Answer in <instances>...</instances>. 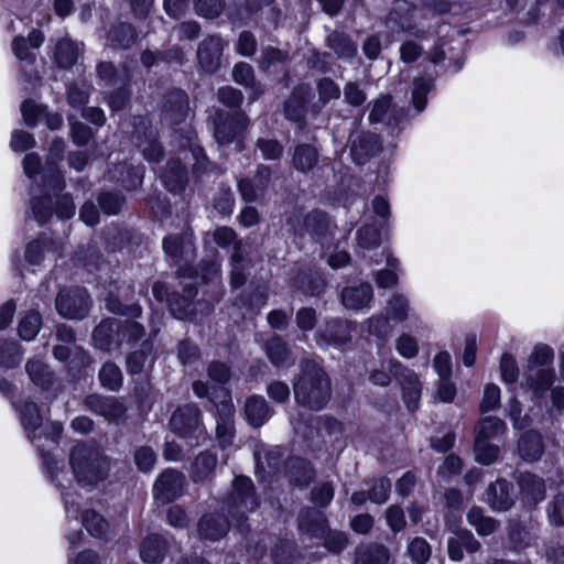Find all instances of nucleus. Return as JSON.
<instances>
[{
	"instance_id": "f257e3e1",
	"label": "nucleus",
	"mask_w": 564,
	"mask_h": 564,
	"mask_svg": "<svg viewBox=\"0 0 564 564\" xmlns=\"http://www.w3.org/2000/svg\"><path fill=\"white\" fill-rule=\"evenodd\" d=\"M21 423L28 434V437L34 443L42 453L43 464L46 468L47 474L53 481L61 488L62 499L65 506L66 518L68 524L72 525L75 522V529L79 524V503L77 501V495L64 490L63 479L66 473L59 468V463L48 453H44L43 444L41 441L42 433H45V437L48 442L55 444L59 437L63 426L58 422H53L48 425L43 426L42 417L39 413L37 405L33 402H25L20 409ZM72 529V527H69Z\"/></svg>"
},
{
	"instance_id": "f03ea898",
	"label": "nucleus",
	"mask_w": 564,
	"mask_h": 564,
	"mask_svg": "<svg viewBox=\"0 0 564 564\" xmlns=\"http://www.w3.org/2000/svg\"><path fill=\"white\" fill-rule=\"evenodd\" d=\"M451 3L433 0L414 6L406 0H395L387 17L386 25L392 32H404L417 39H427L434 24L448 13Z\"/></svg>"
},
{
	"instance_id": "7ed1b4c3",
	"label": "nucleus",
	"mask_w": 564,
	"mask_h": 564,
	"mask_svg": "<svg viewBox=\"0 0 564 564\" xmlns=\"http://www.w3.org/2000/svg\"><path fill=\"white\" fill-rule=\"evenodd\" d=\"M294 397L299 404L312 410H319L328 402L329 379L316 360L301 364V375L294 383Z\"/></svg>"
},
{
	"instance_id": "20e7f679",
	"label": "nucleus",
	"mask_w": 564,
	"mask_h": 564,
	"mask_svg": "<svg viewBox=\"0 0 564 564\" xmlns=\"http://www.w3.org/2000/svg\"><path fill=\"white\" fill-rule=\"evenodd\" d=\"M554 354L546 345L534 347L528 359L522 386L532 393L533 401L539 405H547V391L554 381V370L550 367Z\"/></svg>"
},
{
	"instance_id": "39448f33",
	"label": "nucleus",
	"mask_w": 564,
	"mask_h": 564,
	"mask_svg": "<svg viewBox=\"0 0 564 564\" xmlns=\"http://www.w3.org/2000/svg\"><path fill=\"white\" fill-rule=\"evenodd\" d=\"M69 465L74 478L82 487L104 481L110 470L109 459L98 448L85 443L77 444L72 448Z\"/></svg>"
},
{
	"instance_id": "423d86ee",
	"label": "nucleus",
	"mask_w": 564,
	"mask_h": 564,
	"mask_svg": "<svg viewBox=\"0 0 564 564\" xmlns=\"http://www.w3.org/2000/svg\"><path fill=\"white\" fill-rule=\"evenodd\" d=\"M193 390L194 393L199 398L209 395L210 401L215 403L217 409L216 434L218 443L221 447L231 445L234 440V409L230 393L220 387L218 389H214V391L209 394L206 383L202 381L194 382Z\"/></svg>"
},
{
	"instance_id": "0eeeda50",
	"label": "nucleus",
	"mask_w": 564,
	"mask_h": 564,
	"mask_svg": "<svg viewBox=\"0 0 564 564\" xmlns=\"http://www.w3.org/2000/svg\"><path fill=\"white\" fill-rule=\"evenodd\" d=\"M144 333L142 325L137 322H127L121 325L115 318L102 321L93 333V340L97 348L110 351L117 348L122 339L135 340Z\"/></svg>"
},
{
	"instance_id": "6e6552de",
	"label": "nucleus",
	"mask_w": 564,
	"mask_h": 564,
	"mask_svg": "<svg viewBox=\"0 0 564 564\" xmlns=\"http://www.w3.org/2000/svg\"><path fill=\"white\" fill-rule=\"evenodd\" d=\"M51 174L45 181L48 194L37 198L32 191L31 207L33 212H70L74 209L72 197L64 194L65 181L59 171L51 169Z\"/></svg>"
},
{
	"instance_id": "1a4fd4ad",
	"label": "nucleus",
	"mask_w": 564,
	"mask_h": 564,
	"mask_svg": "<svg viewBox=\"0 0 564 564\" xmlns=\"http://www.w3.org/2000/svg\"><path fill=\"white\" fill-rule=\"evenodd\" d=\"M505 430L506 424L498 417L488 416L480 421L474 446L478 463L489 465L497 459L499 449L490 441L503 434Z\"/></svg>"
},
{
	"instance_id": "9d476101",
	"label": "nucleus",
	"mask_w": 564,
	"mask_h": 564,
	"mask_svg": "<svg viewBox=\"0 0 564 564\" xmlns=\"http://www.w3.org/2000/svg\"><path fill=\"white\" fill-rule=\"evenodd\" d=\"M163 249L167 257H170L178 268V274L181 278H192L194 271L192 268H187L188 262L194 258V242L193 234L189 230H185L181 236L169 235L163 240Z\"/></svg>"
},
{
	"instance_id": "9b49d317",
	"label": "nucleus",
	"mask_w": 564,
	"mask_h": 564,
	"mask_svg": "<svg viewBox=\"0 0 564 564\" xmlns=\"http://www.w3.org/2000/svg\"><path fill=\"white\" fill-rule=\"evenodd\" d=\"M384 367L399 380L408 409L411 411L416 410L422 391V384L417 375L394 358H390Z\"/></svg>"
},
{
	"instance_id": "f8f14e48",
	"label": "nucleus",
	"mask_w": 564,
	"mask_h": 564,
	"mask_svg": "<svg viewBox=\"0 0 564 564\" xmlns=\"http://www.w3.org/2000/svg\"><path fill=\"white\" fill-rule=\"evenodd\" d=\"M252 488L250 478L237 477L234 480L232 494L227 501L228 512L234 519L240 521L248 511H252L258 507Z\"/></svg>"
},
{
	"instance_id": "ddd939ff",
	"label": "nucleus",
	"mask_w": 564,
	"mask_h": 564,
	"mask_svg": "<svg viewBox=\"0 0 564 564\" xmlns=\"http://www.w3.org/2000/svg\"><path fill=\"white\" fill-rule=\"evenodd\" d=\"M90 305V297L82 288L62 290L56 297V310L66 318L85 317Z\"/></svg>"
},
{
	"instance_id": "4468645a",
	"label": "nucleus",
	"mask_w": 564,
	"mask_h": 564,
	"mask_svg": "<svg viewBox=\"0 0 564 564\" xmlns=\"http://www.w3.org/2000/svg\"><path fill=\"white\" fill-rule=\"evenodd\" d=\"M185 478L174 469L164 470L153 486V496L162 503H167L178 498L183 492Z\"/></svg>"
},
{
	"instance_id": "2eb2a0df",
	"label": "nucleus",
	"mask_w": 564,
	"mask_h": 564,
	"mask_svg": "<svg viewBox=\"0 0 564 564\" xmlns=\"http://www.w3.org/2000/svg\"><path fill=\"white\" fill-rule=\"evenodd\" d=\"M249 118L243 112L228 115L220 118L215 126V138L219 144H229L239 141L247 130Z\"/></svg>"
},
{
	"instance_id": "dca6fc26",
	"label": "nucleus",
	"mask_w": 564,
	"mask_h": 564,
	"mask_svg": "<svg viewBox=\"0 0 564 564\" xmlns=\"http://www.w3.org/2000/svg\"><path fill=\"white\" fill-rule=\"evenodd\" d=\"M186 295H175L169 301V307L171 314L178 319H191L193 322H200L198 311L202 315H206L212 311L209 303H192L189 296L193 293L192 286L187 290L185 286Z\"/></svg>"
},
{
	"instance_id": "f3484780",
	"label": "nucleus",
	"mask_w": 564,
	"mask_h": 564,
	"mask_svg": "<svg viewBox=\"0 0 564 564\" xmlns=\"http://www.w3.org/2000/svg\"><path fill=\"white\" fill-rule=\"evenodd\" d=\"M199 410L192 404L178 408L171 417L170 425L174 433L183 437L200 432Z\"/></svg>"
},
{
	"instance_id": "a211bd4d",
	"label": "nucleus",
	"mask_w": 564,
	"mask_h": 564,
	"mask_svg": "<svg viewBox=\"0 0 564 564\" xmlns=\"http://www.w3.org/2000/svg\"><path fill=\"white\" fill-rule=\"evenodd\" d=\"M178 549L174 546H170L167 541L158 535L151 534L144 539L140 547V556L145 563H159L163 561L169 554L171 556V561H175V555L178 554Z\"/></svg>"
},
{
	"instance_id": "6ab92c4d",
	"label": "nucleus",
	"mask_w": 564,
	"mask_h": 564,
	"mask_svg": "<svg viewBox=\"0 0 564 564\" xmlns=\"http://www.w3.org/2000/svg\"><path fill=\"white\" fill-rule=\"evenodd\" d=\"M386 313L394 323H403L410 321V327L416 330L422 327L420 318L411 313L410 302L408 297L401 293H393L387 301Z\"/></svg>"
},
{
	"instance_id": "aec40b11",
	"label": "nucleus",
	"mask_w": 564,
	"mask_h": 564,
	"mask_svg": "<svg viewBox=\"0 0 564 564\" xmlns=\"http://www.w3.org/2000/svg\"><path fill=\"white\" fill-rule=\"evenodd\" d=\"M223 48V40L218 36H209L199 44L197 57L205 72L214 73L218 69Z\"/></svg>"
},
{
	"instance_id": "412c9836",
	"label": "nucleus",
	"mask_w": 564,
	"mask_h": 564,
	"mask_svg": "<svg viewBox=\"0 0 564 564\" xmlns=\"http://www.w3.org/2000/svg\"><path fill=\"white\" fill-rule=\"evenodd\" d=\"M387 214H377L366 221L357 231L358 246L362 249L370 250L379 246L382 235L383 226L386 224Z\"/></svg>"
},
{
	"instance_id": "4be33fe9",
	"label": "nucleus",
	"mask_w": 564,
	"mask_h": 564,
	"mask_svg": "<svg viewBox=\"0 0 564 564\" xmlns=\"http://www.w3.org/2000/svg\"><path fill=\"white\" fill-rule=\"evenodd\" d=\"M351 324L344 321H333L319 329L316 335V343L321 347L329 345H343L350 339Z\"/></svg>"
},
{
	"instance_id": "5701e85b",
	"label": "nucleus",
	"mask_w": 564,
	"mask_h": 564,
	"mask_svg": "<svg viewBox=\"0 0 564 564\" xmlns=\"http://www.w3.org/2000/svg\"><path fill=\"white\" fill-rule=\"evenodd\" d=\"M343 305L348 310H362L370 306L373 299L372 286L369 283H361L357 286L345 288L340 293Z\"/></svg>"
},
{
	"instance_id": "b1692460",
	"label": "nucleus",
	"mask_w": 564,
	"mask_h": 564,
	"mask_svg": "<svg viewBox=\"0 0 564 564\" xmlns=\"http://www.w3.org/2000/svg\"><path fill=\"white\" fill-rule=\"evenodd\" d=\"M144 170L142 166H133L128 163H121L113 169L108 170L109 181L120 183L127 189H134L143 181Z\"/></svg>"
},
{
	"instance_id": "393cba45",
	"label": "nucleus",
	"mask_w": 564,
	"mask_h": 564,
	"mask_svg": "<svg viewBox=\"0 0 564 564\" xmlns=\"http://www.w3.org/2000/svg\"><path fill=\"white\" fill-rule=\"evenodd\" d=\"M271 171L268 166H260L253 180H242L239 182V191L246 202L259 199L270 181Z\"/></svg>"
},
{
	"instance_id": "a878e982",
	"label": "nucleus",
	"mask_w": 564,
	"mask_h": 564,
	"mask_svg": "<svg viewBox=\"0 0 564 564\" xmlns=\"http://www.w3.org/2000/svg\"><path fill=\"white\" fill-rule=\"evenodd\" d=\"M44 41V35L39 30H32L24 39L17 36L12 42V51L14 55L20 59L29 64H33L35 61L34 50L39 48Z\"/></svg>"
},
{
	"instance_id": "bb28decb",
	"label": "nucleus",
	"mask_w": 564,
	"mask_h": 564,
	"mask_svg": "<svg viewBox=\"0 0 564 564\" xmlns=\"http://www.w3.org/2000/svg\"><path fill=\"white\" fill-rule=\"evenodd\" d=\"M485 500L494 510L505 511L509 509L514 501L511 494V484L506 480H498L490 485Z\"/></svg>"
},
{
	"instance_id": "cd10ccee",
	"label": "nucleus",
	"mask_w": 564,
	"mask_h": 564,
	"mask_svg": "<svg viewBox=\"0 0 564 564\" xmlns=\"http://www.w3.org/2000/svg\"><path fill=\"white\" fill-rule=\"evenodd\" d=\"M86 405L90 411L108 420H117L124 413L123 405L111 397L89 395Z\"/></svg>"
},
{
	"instance_id": "c85d7f7f",
	"label": "nucleus",
	"mask_w": 564,
	"mask_h": 564,
	"mask_svg": "<svg viewBox=\"0 0 564 564\" xmlns=\"http://www.w3.org/2000/svg\"><path fill=\"white\" fill-rule=\"evenodd\" d=\"M402 116V111L392 105L390 96H381L373 102L369 120L391 126L398 123Z\"/></svg>"
},
{
	"instance_id": "c756f323",
	"label": "nucleus",
	"mask_w": 564,
	"mask_h": 564,
	"mask_svg": "<svg viewBox=\"0 0 564 564\" xmlns=\"http://www.w3.org/2000/svg\"><path fill=\"white\" fill-rule=\"evenodd\" d=\"M164 112L172 123L182 122L188 112V98L183 90H173L165 97Z\"/></svg>"
},
{
	"instance_id": "7c9ffc66",
	"label": "nucleus",
	"mask_w": 564,
	"mask_h": 564,
	"mask_svg": "<svg viewBox=\"0 0 564 564\" xmlns=\"http://www.w3.org/2000/svg\"><path fill=\"white\" fill-rule=\"evenodd\" d=\"M228 531V521L220 514H205L198 523V533L202 539L216 541Z\"/></svg>"
},
{
	"instance_id": "2f4dec72",
	"label": "nucleus",
	"mask_w": 564,
	"mask_h": 564,
	"mask_svg": "<svg viewBox=\"0 0 564 564\" xmlns=\"http://www.w3.org/2000/svg\"><path fill=\"white\" fill-rule=\"evenodd\" d=\"M519 486L522 499L528 505H536L542 501L545 496V486L541 478L535 475L525 473L519 478Z\"/></svg>"
},
{
	"instance_id": "473e14b6",
	"label": "nucleus",
	"mask_w": 564,
	"mask_h": 564,
	"mask_svg": "<svg viewBox=\"0 0 564 564\" xmlns=\"http://www.w3.org/2000/svg\"><path fill=\"white\" fill-rule=\"evenodd\" d=\"M311 94V88L307 85H299L292 91L290 98L285 101L284 113L289 120L300 121L305 113V104Z\"/></svg>"
},
{
	"instance_id": "72a5a7b5",
	"label": "nucleus",
	"mask_w": 564,
	"mask_h": 564,
	"mask_svg": "<svg viewBox=\"0 0 564 564\" xmlns=\"http://www.w3.org/2000/svg\"><path fill=\"white\" fill-rule=\"evenodd\" d=\"M25 371L30 380L42 390H48L54 383V375L48 366L40 358L29 359Z\"/></svg>"
},
{
	"instance_id": "f704fd0d",
	"label": "nucleus",
	"mask_w": 564,
	"mask_h": 564,
	"mask_svg": "<svg viewBox=\"0 0 564 564\" xmlns=\"http://www.w3.org/2000/svg\"><path fill=\"white\" fill-rule=\"evenodd\" d=\"M379 150L378 139L371 134L358 135L352 140L350 154L357 164H364Z\"/></svg>"
},
{
	"instance_id": "c9c22d12",
	"label": "nucleus",
	"mask_w": 564,
	"mask_h": 564,
	"mask_svg": "<svg viewBox=\"0 0 564 564\" xmlns=\"http://www.w3.org/2000/svg\"><path fill=\"white\" fill-rule=\"evenodd\" d=\"M386 267L376 273L375 280L379 288H392L398 283L400 262L394 258L388 249L382 250Z\"/></svg>"
},
{
	"instance_id": "e433bc0d",
	"label": "nucleus",
	"mask_w": 564,
	"mask_h": 564,
	"mask_svg": "<svg viewBox=\"0 0 564 564\" xmlns=\"http://www.w3.org/2000/svg\"><path fill=\"white\" fill-rule=\"evenodd\" d=\"M267 356L278 368H286L294 364V359L286 344L278 336H273L265 345Z\"/></svg>"
},
{
	"instance_id": "4c0bfd02",
	"label": "nucleus",
	"mask_w": 564,
	"mask_h": 564,
	"mask_svg": "<svg viewBox=\"0 0 564 564\" xmlns=\"http://www.w3.org/2000/svg\"><path fill=\"white\" fill-rule=\"evenodd\" d=\"M140 124L144 128V139L141 140L140 131L137 130V144L143 152L144 158L150 162H156L162 156V148L156 142V134L152 129L145 126V120L140 119Z\"/></svg>"
},
{
	"instance_id": "58836bf2",
	"label": "nucleus",
	"mask_w": 564,
	"mask_h": 564,
	"mask_svg": "<svg viewBox=\"0 0 564 564\" xmlns=\"http://www.w3.org/2000/svg\"><path fill=\"white\" fill-rule=\"evenodd\" d=\"M447 547L449 557L459 561L463 557V549L475 552L479 549V543L469 532L462 531L448 540Z\"/></svg>"
},
{
	"instance_id": "ea45409f",
	"label": "nucleus",
	"mask_w": 564,
	"mask_h": 564,
	"mask_svg": "<svg viewBox=\"0 0 564 564\" xmlns=\"http://www.w3.org/2000/svg\"><path fill=\"white\" fill-rule=\"evenodd\" d=\"M53 55L59 67L68 68L76 63L79 56V47L69 39L65 37L55 44Z\"/></svg>"
},
{
	"instance_id": "a19ab883",
	"label": "nucleus",
	"mask_w": 564,
	"mask_h": 564,
	"mask_svg": "<svg viewBox=\"0 0 564 564\" xmlns=\"http://www.w3.org/2000/svg\"><path fill=\"white\" fill-rule=\"evenodd\" d=\"M162 182L167 191L172 193L181 192L186 182V171L180 161L170 162L162 174Z\"/></svg>"
},
{
	"instance_id": "79ce46f5",
	"label": "nucleus",
	"mask_w": 564,
	"mask_h": 564,
	"mask_svg": "<svg viewBox=\"0 0 564 564\" xmlns=\"http://www.w3.org/2000/svg\"><path fill=\"white\" fill-rule=\"evenodd\" d=\"M246 416L253 426H261L270 416L267 401L262 397H251L246 402Z\"/></svg>"
},
{
	"instance_id": "37998d69",
	"label": "nucleus",
	"mask_w": 564,
	"mask_h": 564,
	"mask_svg": "<svg viewBox=\"0 0 564 564\" xmlns=\"http://www.w3.org/2000/svg\"><path fill=\"white\" fill-rule=\"evenodd\" d=\"M519 454L528 462L536 460L542 454L541 436L536 432L523 434L519 441Z\"/></svg>"
},
{
	"instance_id": "c03bdc74",
	"label": "nucleus",
	"mask_w": 564,
	"mask_h": 564,
	"mask_svg": "<svg viewBox=\"0 0 564 564\" xmlns=\"http://www.w3.org/2000/svg\"><path fill=\"white\" fill-rule=\"evenodd\" d=\"M318 162V151L310 144H300L293 153L294 167L301 172L312 170Z\"/></svg>"
},
{
	"instance_id": "a18cd8bd",
	"label": "nucleus",
	"mask_w": 564,
	"mask_h": 564,
	"mask_svg": "<svg viewBox=\"0 0 564 564\" xmlns=\"http://www.w3.org/2000/svg\"><path fill=\"white\" fill-rule=\"evenodd\" d=\"M362 329L377 338H387L391 335L393 326L391 318L386 314L373 315L362 323Z\"/></svg>"
},
{
	"instance_id": "49530a36",
	"label": "nucleus",
	"mask_w": 564,
	"mask_h": 564,
	"mask_svg": "<svg viewBox=\"0 0 564 564\" xmlns=\"http://www.w3.org/2000/svg\"><path fill=\"white\" fill-rule=\"evenodd\" d=\"M23 350L14 340H0V368L10 369L17 367L22 359Z\"/></svg>"
},
{
	"instance_id": "de8ad7c7",
	"label": "nucleus",
	"mask_w": 564,
	"mask_h": 564,
	"mask_svg": "<svg viewBox=\"0 0 564 564\" xmlns=\"http://www.w3.org/2000/svg\"><path fill=\"white\" fill-rule=\"evenodd\" d=\"M300 530L313 536H323L326 532L325 518L322 512L312 510L300 517Z\"/></svg>"
},
{
	"instance_id": "09e8293b",
	"label": "nucleus",
	"mask_w": 564,
	"mask_h": 564,
	"mask_svg": "<svg viewBox=\"0 0 564 564\" xmlns=\"http://www.w3.org/2000/svg\"><path fill=\"white\" fill-rule=\"evenodd\" d=\"M135 32L128 23H120L113 26L108 33V44L112 47H129L134 43Z\"/></svg>"
},
{
	"instance_id": "8fccbe9b",
	"label": "nucleus",
	"mask_w": 564,
	"mask_h": 564,
	"mask_svg": "<svg viewBox=\"0 0 564 564\" xmlns=\"http://www.w3.org/2000/svg\"><path fill=\"white\" fill-rule=\"evenodd\" d=\"M327 42L338 57L349 58L357 52V45L344 33L333 32L328 35Z\"/></svg>"
},
{
	"instance_id": "3c124183",
	"label": "nucleus",
	"mask_w": 564,
	"mask_h": 564,
	"mask_svg": "<svg viewBox=\"0 0 564 564\" xmlns=\"http://www.w3.org/2000/svg\"><path fill=\"white\" fill-rule=\"evenodd\" d=\"M42 318L37 312L31 311L26 313L19 323V336L23 340H32L36 337L41 329Z\"/></svg>"
},
{
	"instance_id": "603ef678",
	"label": "nucleus",
	"mask_w": 564,
	"mask_h": 564,
	"mask_svg": "<svg viewBox=\"0 0 564 564\" xmlns=\"http://www.w3.org/2000/svg\"><path fill=\"white\" fill-rule=\"evenodd\" d=\"M82 524L88 531V533L95 538H106L108 523L98 513L91 510L84 512L82 517Z\"/></svg>"
},
{
	"instance_id": "864d4df0",
	"label": "nucleus",
	"mask_w": 564,
	"mask_h": 564,
	"mask_svg": "<svg viewBox=\"0 0 564 564\" xmlns=\"http://www.w3.org/2000/svg\"><path fill=\"white\" fill-rule=\"evenodd\" d=\"M99 379L105 388L115 391L122 384V372L117 365L107 362L99 371Z\"/></svg>"
},
{
	"instance_id": "5fc2aeb1",
	"label": "nucleus",
	"mask_w": 564,
	"mask_h": 564,
	"mask_svg": "<svg viewBox=\"0 0 564 564\" xmlns=\"http://www.w3.org/2000/svg\"><path fill=\"white\" fill-rule=\"evenodd\" d=\"M53 355L59 361H65L73 356L70 364H74L78 357L80 366L86 367L90 365V358L77 346L69 347L68 344L56 345L53 349Z\"/></svg>"
},
{
	"instance_id": "6e6d98bb",
	"label": "nucleus",
	"mask_w": 564,
	"mask_h": 564,
	"mask_svg": "<svg viewBox=\"0 0 564 564\" xmlns=\"http://www.w3.org/2000/svg\"><path fill=\"white\" fill-rule=\"evenodd\" d=\"M468 522L473 525L480 535H488L496 529V522L489 517H485L482 510L473 508L467 516Z\"/></svg>"
},
{
	"instance_id": "4d7b16f0",
	"label": "nucleus",
	"mask_w": 564,
	"mask_h": 564,
	"mask_svg": "<svg viewBox=\"0 0 564 564\" xmlns=\"http://www.w3.org/2000/svg\"><path fill=\"white\" fill-rule=\"evenodd\" d=\"M243 258L241 243H235L234 253L231 256V274L230 284L232 288H239L245 283Z\"/></svg>"
},
{
	"instance_id": "13d9d810",
	"label": "nucleus",
	"mask_w": 564,
	"mask_h": 564,
	"mask_svg": "<svg viewBox=\"0 0 564 564\" xmlns=\"http://www.w3.org/2000/svg\"><path fill=\"white\" fill-rule=\"evenodd\" d=\"M387 560V550L381 545H375L368 549H359L357 552L356 564H381Z\"/></svg>"
},
{
	"instance_id": "bf43d9fd",
	"label": "nucleus",
	"mask_w": 564,
	"mask_h": 564,
	"mask_svg": "<svg viewBox=\"0 0 564 564\" xmlns=\"http://www.w3.org/2000/svg\"><path fill=\"white\" fill-rule=\"evenodd\" d=\"M216 457L212 453L199 454L193 464V477L200 480L207 477L216 466Z\"/></svg>"
},
{
	"instance_id": "052dcab7",
	"label": "nucleus",
	"mask_w": 564,
	"mask_h": 564,
	"mask_svg": "<svg viewBox=\"0 0 564 564\" xmlns=\"http://www.w3.org/2000/svg\"><path fill=\"white\" fill-rule=\"evenodd\" d=\"M106 307L108 311L115 314L127 315L131 317H137L141 314V307L138 304H123L117 297H115L111 293H109L105 299Z\"/></svg>"
},
{
	"instance_id": "680f3d73",
	"label": "nucleus",
	"mask_w": 564,
	"mask_h": 564,
	"mask_svg": "<svg viewBox=\"0 0 564 564\" xmlns=\"http://www.w3.org/2000/svg\"><path fill=\"white\" fill-rule=\"evenodd\" d=\"M500 377L507 384H513L519 378V369L516 359L510 354H503L500 359Z\"/></svg>"
},
{
	"instance_id": "e2e57ef3",
	"label": "nucleus",
	"mask_w": 564,
	"mask_h": 564,
	"mask_svg": "<svg viewBox=\"0 0 564 564\" xmlns=\"http://www.w3.org/2000/svg\"><path fill=\"white\" fill-rule=\"evenodd\" d=\"M395 349L402 357L412 359L419 352V344L415 337L404 333L395 340Z\"/></svg>"
},
{
	"instance_id": "0e129e2a",
	"label": "nucleus",
	"mask_w": 564,
	"mask_h": 564,
	"mask_svg": "<svg viewBox=\"0 0 564 564\" xmlns=\"http://www.w3.org/2000/svg\"><path fill=\"white\" fill-rule=\"evenodd\" d=\"M317 91L319 101L323 106L333 99H338L340 96V89L338 85L329 78H322L317 83Z\"/></svg>"
},
{
	"instance_id": "69168bd1",
	"label": "nucleus",
	"mask_w": 564,
	"mask_h": 564,
	"mask_svg": "<svg viewBox=\"0 0 564 564\" xmlns=\"http://www.w3.org/2000/svg\"><path fill=\"white\" fill-rule=\"evenodd\" d=\"M224 9L223 0H196L195 10L197 14L214 19L217 18Z\"/></svg>"
},
{
	"instance_id": "338daca9",
	"label": "nucleus",
	"mask_w": 564,
	"mask_h": 564,
	"mask_svg": "<svg viewBox=\"0 0 564 564\" xmlns=\"http://www.w3.org/2000/svg\"><path fill=\"white\" fill-rule=\"evenodd\" d=\"M431 88L430 80L417 78L413 84L412 101L417 111L424 110L426 106V95Z\"/></svg>"
},
{
	"instance_id": "774afa93",
	"label": "nucleus",
	"mask_w": 564,
	"mask_h": 564,
	"mask_svg": "<svg viewBox=\"0 0 564 564\" xmlns=\"http://www.w3.org/2000/svg\"><path fill=\"white\" fill-rule=\"evenodd\" d=\"M409 554L416 563L424 564L430 558L431 549L424 539L415 538L409 544Z\"/></svg>"
}]
</instances>
